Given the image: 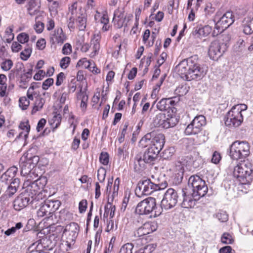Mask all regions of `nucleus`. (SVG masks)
<instances>
[{"instance_id": "21", "label": "nucleus", "mask_w": 253, "mask_h": 253, "mask_svg": "<svg viewBox=\"0 0 253 253\" xmlns=\"http://www.w3.org/2000/svg\"><path fill=\"white\" fill-rule=\"evenodd\" d=\"M243 32L246 35L253 33V13L246 17L242 23Z\"/></svg>"}, {"instance_id": "11", "label": "nucleus", "mask_w": 253, "mask_h": 253, "mask_svg": "<svg viewBox=\"0 0 253 253\" xmlns=\"http://www.w3.org/2000/svg\"><path fill=\"white\" fill-rule=\"evenodd\" d=\"M157 187L155 183L152 182L150 179H145L138 183L135 192L138 197L148 195L155 191Z\"/></svg>"}, {"instance_id": "15", "label": "nucleus", "mask_w": 253, "mask_h": 253, "mask_svg": "<svg viewBox=\"0 0 253 253\" xmlns=\"http://www.w3.org/2000/svg\"><path fill=\"white\" fill-rule=\"evenodd\" d=\"M54 245L51 241L47 238L42 239L41 242L39 241L33 243L28 248L29 253H39L43 249L45 251H50L52 249Z\"/></svg>"}, {"instance_id": "23", "label": "nucleus", "mask_w": 253, "mask_h": 253, "mask_svg": "<svg viewBox=\"0 0 253 253\" xmlns=\"http://www.w3.org/2000/svg\"><path fill=\"white\" fill-rule=\"evenodd\" d=\"M41 0H28L27 9L31 16L37 14L40 11Z\"/></svg>"}, {"instance_id": "10", "label": "nucleus", "mask_w": 253, "mask_h": 253, "mask_svg": "<svg viewBox=\"0 0 253 253\" xmlns=\"http://www.w3.org/2000/svg\"><path fill=\"white\" fill-rule=\"evenodd\" d=\"M206 124V119L203 115H198L194 118L192 122L185 129L186 135L196 134L200 132Z\"/></svg>"}, {"instance_id": "30", "label": "nucleus", "mask_w": 253, "mask_h": 253, "mask_svg": "<svg viewBox=\"0 0 253 253\" xmlns=\"http://www.w3.org/2000/svg\"><path fill=\"white\" fill-rule=\"evenodd\" d=\"M36 100L34 106L32 110V114H34L37 112L41 110L45 103V99L41 95H37L35 96Z\"/></svg>"}, {"instance_id": "58", "label": "nucleus", "mask_w": 253, "mask_h": 253, "mask_svg": "<svg viewBox=\"0 0 253 253\" xmlns=\"http://www.w3.org/2000/svg\"><path fill=\"white\" fill-rule=\"evenodd\" d=\"M17 189L9 185L5 191V195L8 197H11L17 192Z\"/></svg>"}, {"instance_id": "28", "label": "nucleus", "mask_w": 253, "mask_h": 253, "mask_svg": "<svg viewBox=\"0 0 253 253\" xmlns=\"http://www.w3.org/2000/svg\"><path fill=\"white\" fill-rule=\"evenodd\" d=\"M19 128L22 131L17 135L16 139L24 138L25 139L28 137L30 129V126L28 122H21L19 126Z\"/></svg>"}, {"instance_id": "24", "label": "nucleus", "mask_w": 253, "mask_h": 253, "mask_svg": "<svg viewBox=\"0 0 253 253\" xmlns=\"http://www.w3.org/2000/svg\"><path fill=\"white\" fill-rule=\"evenodd\" d=\"M100 36L99 35H94L90 42L91 45H90V47L92 50V51L89 54L90 57L93 58L98 54V51L100 47Z\"/></svg>"}, {"instance_id": "59", "label": "nucleus", "mask_w": 253, "mask_h": 253, "mask_svg": "<svg viewBox=\"0 0 253 253\" xmlns=\"http://www.w3.org/2000/svg\"><path fill=\"white\" fill-rule=\"evenodd\" d=\"M232 107H235L234 110H236V111H238L239 112V114H242V112L246 110L248 108L247 106L244 104H237L236 105H234Z\"/></svg>"}, {"instance_id": "48", "label": "nucleus", "mask_w": 253, "mask_h": 253, "mask_svg": "<svg viewBox=\"0 0 253 253\" xmlns=\"http://www.w3.org/2000/svg\"><path fill=\"white\" fill-rule=\"evenodd\" d=\"M247 44H248L247 42V39L245 40L242 38H240L236 42L235 45L236 48L239 50H242L246 47Z\"/></svg>"}, {"instance_id": "8", "label": "nucleus", "mask_w": 253, "mask_h": 253, "mask_svg": "<svg viewBox=\"0 0 253 253\" xmlns=\"http://www.w3.org/2000/svg\"><path fill=\"white\" fill-rule=\"evenodd\" d=\"M60 205L61 203L58 200H46L37 211V215L39 217L45 216L49 218L59 209Z\"/></svg>"}, {"instance_id": "9", "label": "nucleus", "mask_w": 253, "mask_h": 253, "mask_svg": "<svg viewBox=\"0 0 253 253\" xmlns=\"http://www.w3.org/2000/svg\"><path fill=\"white\" fill-rule=\"evenodd\" d=\"M177 192L173 188L168 189L164 194L161 201V210L164 209L168 210L175 207L177 203L178 199Z\"/></svg>"}, {"instance_id": "49", "label": "nucleus", "mask_w": 253, "mask_h": 253, "mask_svg": "<svg viewBox=\"0 0 253 253\" xmlns=\"http://www.w3.org/2000/svg\"><path fill=\"white\" fill-rule=\"evenodd\" d=\"M70 60L69 57L66 56L62 58L60 62V67L63 69H66L70 63Z\"/></svg>"}, {"instance_id": "54", "label": "nucleus", "mask_w": 253, "mask_h": 253, "mask_svg": "<svg viewBox=\"0 0 253 253\" xmlns=\"http://www.w3.org/2000/svg\"><path fill=\"white\" fill-rule=\"evenodd\" d=\"M156 247V245L154 244H148L143 248H142L145 253H151L153 252Z\"/></svg>"}, {"instance_id": "33", "label": "nucleus", "mask_w": 253, "mask_h": 253, "mask_svg": "<svg viewBox=\"0 0 253 253\" xmlns=\"http://www.w3.org/2000/svg\"><path fill=\"white\" fill-rule=\"evenodd\" d=\"M151 227V232H153L156 230L154 224L150 222L146 223L144 224L143 227L139 228L137 231L138 236H141L143 235H146L150 233L149 231H146L147 229Z\"/></svg>"}, {"instance_id": "47", "label": "nucleus", "mask_w": 253, "mask_h": 253, "mask_svg": "<svg viewBox=\"0 0 253 253\" xmlns=\"http://www.w3.org/2000/svg\"><path fill=\"white\" fill-rule=\"evenodd\" d=\"M99 161L103 165H107L109 163V155L106 152H102L99 156Z\"/></svg>"}, {"instance_id": "57", "label": "nucleus", "mask_w": 253, "mask_h": 253, "mask_svg": "<svg viewBox=\"0 0 253 253\" xmlns=\"http://www.w3.org/2000/svg\"><path fill=\"white\" fill-rule=\"evenodd\" d=\"M188 90L186 89V86L181 85L177 87L175 89L176 93H178L179 95H183L186 94Z\"/></svg>"}, {"instance_id": "17", "label": "nucleus", "mask_w": 253, "mask_h": 253, "mask_svg": "<svg viewBox=\"0 0 253 253\" xmlns=\"http://www.w3.org/2000/svg\"><path fill=\"white\" fill-rule=\"evenodd\" d=\"M50 42L52 44L55 43L62 44L66 40V36L61 28H57L50 34Z\"/></svg>"}, {"instance_id": "62", "label": "nucleus", "mask_w": 253, "mask_h": 253, "mask_svg": "<svg viewBox=\"0 0 253 253\" xmlns=\"http://www.w3.org/2000/svg\"><path fill=\"white\" fill-rule=\"evenodd\" d=\"M32 76L30 74L28 73H25L21 76V82L24 83V84H25V83L28 82L29 80L31 79Z\"/></svg>"}, {"instance_id": "20", "label": "nucleus", "mask_w": 253, "mask_h": 253, "mask_svg": "<svg viewBox=\"0 0 253 253\" xmlns=\"http://www.w3.org/2000/svg\"><path fill=\"white\" fill-rule=\"evenodd\" d=\"M18 169L15 166L9 168L0 177V182L8 184L15 176Z\"/></svg>"}, {"instance_id": "36", "label": "nucleus", "mask_w": 253, "mask_h": 253, "mask_svg": "<svg viewBox=\"0 0 253 253\" xmlns=\"http://www.w3.org/2000/svg\"><path fill=\"white\" fill-rule=\"evenodd\" d=\"M23 156L25 157L28 163L30 164L33 169L36 166L40 160V158L39 156L36 155L32 156L31 154H29V153L23 155Z\"/></svg>"}, {"instance_id": "39", "label": "nucleus", "mask_w": 253, "mask_h": 253, "mask_svg": "<svg viewBox=\"0 0 253 253\" xmlns=\"http://www.w3.org/2000/svg\"><path fill=\"white\" fill-rule=\"evenodd\" d=\"M133 247L132 243H126L121 248L119 253H132Z\"/></svg>"}, {"instance_id": "2", "label": "nucleus", "mask_w": 253, "mask_h": 253, "mask_svg": "<svg viewBox=\"0 0 253 253\" xmlns=\"http://www.w3.org/2000/svg\"><path fill=\"white\" fill-rule=\"evenodd\" d=\"M233 176L246 189L253 179V165L249 161H244L234 168Z\"/></svg>"}, {"instance_id": "64", "label": "nucleus", "mask_w": 253, "mask_h": 253, "mask_svg": "<svg viewBox=\"0 0 253 253\" xmlns=\"http://www.w3.org/2000/svg\"><path fill=\"white\" fill-rule=\"evenodd\" d=\"M247 42L249 46L248 47V49L250 51L253 50V34L251 37L247 38Z\"/></svg>"}, {"instance_id": "14", "label": "nucleus", "mask_w": 253, "mask_h": 253, "mask_svg": "<svg viewBox=\"0 0 253 253\" xmlns=\"http://www.w3.org/2000/svg\"><path fill=\"white\" fill-rule=\"evenodd\" d=\"M176 119L172 117L166 116L163 113L157 114L153 119V124L155 126H161L164 128H168L176 125Z\"/></svg>"}, {"instance_id": "42", "label": "nucleus", "mask_w": 253, "mask_h": 253, "mask_svg": "<svg viewBox=\"0 0 253 253\" xmlns=\"http://www.w3.org/2000/svg\"><path fill=\"white\" fill-rule=\"evenodd\" d=\"M12 32L13 28L11 27L7 28L5 31V37L6 38V42L7 43L11 42L14 39V35Z\"/></svg>"}, {"instance_id": "12", "label": "nucleus", "mask_w": 253, "mask_h": 253, "mask_svg": "<svg viewBox=\"0 0 253 253\" xmlns=\"http://www.w3.org/2000/svg\"><path fill=\"white\" fill-rule=\"evenodd\" d=\"M226 49L225 43L219 40L214 41L209 45V56L213 60H217L225 51Z\"/></svg>"}, {"instance_id": "60", "label": "nucleus", "mask_w": 253, "mask_h": 253, "mask_svg": "<svg viewBox=\"0 0 253 253\" xmlns=\"http://www.w3.org/2000/svg\"><path fill=\"white\" fill-rule=\"evenodd\" d=\"M65 78V74L63 72H61L58 74L57 76V79L56 81V85L57 86L60 85L63 82V80Z\"/></svg>"}, {"instance_id": "50", "label": "nucleus", "mask_w": 253, "mask_h": 253, "mask_svg": "<svg viewBox=\"0 0 253 253\" xmlns=\"http://www.w3.org/2000/svg\"><path fill=\"white\" fill-rule=\"evenodd\" d=\"M38 17L36 18V24L34 29L38 33H41L44 28V24L40 21H37Z\"/></svg>"}, {"instance_id": "26", "label": "nucleus", "mask_w": 253, "mask_h": 253, "mask_svg": "<svg viewBox=\"0 0 253 253\" xmlns=\"http://www.w3.org/2000/svg\"><path fill=\"white\" fill-rule=\"evenodd\" d=\"M211 27L208 25L202 27H197L194 28L192 35L197 38L206 37L211 33Z\"/></svg>"}, {"instance_id": "56", "label": "nucleus", "mask_w": 253, "mask_h": 253, "mask_svg": "<svg viewBox=\"0 0 253 253\" xmlns=\"http://www.w3.org/2000/svg\"><path fill=\"white\" fill-rule=\"evenodd\" d=\"M62 53L64 55H68L72 52V46L68 43H65L62 48Z\"/></svg>"}, {"instance_id": "35", "label": "nucleus", "mask_w": 253, "mask_h": 253, "mask_svg": "<svg viewBox=\"0 0 253 253\" xmlns=\"http://www.w3.org/2000/svg\"><path fill=\"white\" fill-rule=\"evenodd\" d=\"M69 230L72 233L74 238H76L79 231V227L77 223L75 222L70 223L66 226L65 231Z\"/></svg>"}, {"instance_id": "3", "label": "nucleus", "mask_w": 253, "mask_h": 253, "mask_svg": "<svg viewBox=\"0 0 253 253\" xmlns=\"http://www.w3.org/2000/svg\"><path fill=\"white\" fill-rule=\"evenodd\" d=\"M162 210L157 206L155 198L149 197L139 202L135 209V213L139 215H149L150 217L159 216Z\"/></svg>"}, {"instance_id": "31", "label": "nucleus", "mask_w": 253, "mask_h": 253, "mask_svg": "<svg viewBox=\"0 0 253 253\" xmlns=\"http://www.w3.org/2000/svg\"><path fill=\"white\" fill-rule=\"evenodd\" d=\"M205 180H203L199 176L194 175L191 176L188 180V185L192 187L193 190L200 186Z\"/></svg>"}, {"instance_id": "16", "label": "nucleus", "mask_w": 253, "mask_h": 253, "mask_svg": "<svg viewBox=\"0 0 253 253\" xmlns=\"http://www.w3.org/2000/svg\"><path fill=\"white\" fill-rule=\"evenodd\" d=\"M34 202V199L27 192L20 194L14 201L13 207L15 210L20 211L27 207L30 203Z\"/></svg>"}, {"instance_id": "32", "label": "nucleus", "mask_w": 253, "mask_h": 253, "mask_svg": "<svg viewBox=\"0 0 253 253\" xmlns=\"http://www.w3.org/2000/svg\"><path fill=\"white\" fill-rule=\"evenodd\" d=\"M76 19L79 30L80 31H84L86 26V13L84 12L83 13H81Z\"/></svg>"}, {"instance_id": "45", "label": "nucleus", "mask_w": 253, "mask_h": 253, "mask_svg": "<svg viewBox=\"0 0 253 253\" xmlns=\"http://www.w3.org/2000/svg\"><path fill=\"white\" fill-rule=\"evenodd\" d=\"M92 65L91 62L86 58L80 59L77 63V66H83L84 68L89 69Z\"/></svg>"}, {"instance_id": "40", "label": "nucleus", "mask_w": 253, "mask_h": 253, "mask_svg": "<svg viewBox=\"0 0 253 253\" xmlns=\"http://www.w3.org/2000/svg\"><path fill=\"white\" fill-rule=\"evenodd\" d=\"M32 53V48L29 45H27L23 51L20 53L21 58L24 61L27 60L30 56Z\"/></svg>"}, {"instance_id": "18", "label": "nucleus", "mask_w": 253, "mask_h": 253, "mask_svg": "<svg viewBox=\"0 0 253 253\" xmlns=\"http://www.w3.org/2000/svg\"><path fill=\"white\" fill-rule=\"evenodd\" d=\"M43 186L44 184L41 183V179H37L27 185L25 192L30 194V196L34 200L36 199V197L34 198V196L39 192L41 189L43 188Z\"/></svg>"}, {"instance_id": "13", "label": "nucleus", "mask_w": 253, "mask_h": 253, "mask_svg": "<svg viewBox=\"0 0 253 253\" xmlns=\"http://www.w3.org/2000/svg\"><path fill=\"white\" fill-rule=\"evenodd\" d=\"M234 109L235 107H232L224 118L225 124L229 127H238L243 121L242 114H239V112Z\"/></svg>"}, {"instance_id": "22", "label": "nucleus", "mask_w": 253, "mask_h": 253, "mask_svg": "<svg viewBox=\"0 0 253 253\" xmlns=\"http://www.w3.org/2000/svg\"><path fill=\"white\" fill-rule=\"evenodd\" d=\"M183 201L181 204V206L184 208H193L196 205V200L199 199L193 198L192 195H187L186 192L182 189V190Z\"/></svg>"}, {"instance_id": "53", "label": "nucleus", "mask_w": 253, "mask_h": 253, "mask_svg": "<svg viewBox=\"0 0 253 253\" xmlns=\"http://www.w3.org/2000/svg\"><path fill=\"white\" fill-rule=\"evenodd\" d=\"M54 82V80L52 78H48L45 80L42 85V89L44 90H47L49 87H50Z\"/></svg>"}, {"instance_id": "37", "label": "nucleus", "mask_w": 253, "mask_h": 253, "mask_svg": "<svg viewBox=\"0 0 253 253\" xmlns=\"http://www.w3.org/2000/svg\"><path fill=\"white\" fill-rule=\"evenodd\" d=\"M13 65V63L11 59H4L0 64L1 69L4 71H9Z\"/></svg>"}, {"instance_id": "38", "label": "nucleus", "mask_w": 253, "mask_h": 253, "mask_svg": "<svg viewBox=\"0 0 253 253\" xmlns=\"http://www.w3.org/2000/svg\"><path fill=\"white\" fill-rule=\"evenodd\" d=\"M221 242L224 244H231L234 242L232 236L228 233H224L221 237Z\"/></svg>"}, {"instance_id": "1", "label": "nucleus", "mask_w": 253, "mask_h": 253, "mask_svg": "<svg viewBox=\"0 0 253 253\" xmlns=\"http://www.w3.org/2000/svg\"><path fill=\"white\" fill-rule=\"evenodd\" d=\"M176 69L181 78L188 81L200 80L207 73V70L198 63V57L196 55L181 61Z\"/></svg>"}, {"instance_id": "27", "label": "nucleus", "mask_w": 253, "mask_h": 253, "mask_svg": "<svg viewBox=\"0 0 253 253\" xmlns=\"http://www.w3.org/2000/svg\"><path fill=\"white\" fill-rule=\"evenodd\" d=\"M202 183L200 186H197V188L193 190L192 196L193 198H196L197 197V199H200L201 197L205 196L207 194L208 190L207 185L206 184L205 181Z\"/></svg>"}, {"instance_id": "41", "label": "nucleus", "mask_w": 253, "mask_h": 253, "mask_svg": "<svg viewBox=\"0 0 253 253\" xmlns=\"http://www.w3.org/2000/svg\"><path fill=\"white\" fill-rule=\"evenodd\" d=\"M157 108L160 111H165L169 109L167 98H162L157 104Z\"/></svg>"}, {"instance_id": "61", "label": "nucleus", "mask_w": 253, "mask_h": 253, "mask_svg": "<svg viewBox=\"0 0 253 253\" xmlns=\"http://www.w3.org/2000/svg\"><path fill=\"white\" fill-rule=\"evenodd\" d=\"M38 95L35 92L34 90L33 89V87H30L27 90V96L29 99L33 100L34 98Z\"/></svg>"}, {"instance_id": "46", "label": "nucleus", "mask_w": 253, "mask_h": 253, "mask_svg": "<svg viewBox=\"0 0 253 253\" xmlns=\"http://www.w3.org/2000/svg\"><path fill=\"white\" fill-rule=\"evenodd\" d=\"M17 39L20 43L24 44L28 42L29 37L27 34L22 33L18 35Z\"/></svg>"}, {"instance_id": "55", "label": "nucleus", "mask_w": 253, "mask_h": 253, "mask_svg": "<svg viewBox=\"0 0 253 253\" xmlns=\"http://www.w3.org/2000/svg\"><path fill=\"white\" fill-rule=\"evenodd\" d=\"M216 216L218 220L222 222L226 221L228 219V214L224 211L218 213Z\"/></svg>"}, {"instance_id": "34", "label": "nucleus", "mask_w": 253, "mask_h": 253, "mask_svg": "<svg viewBox=\"0 0 253 253\" xmlns=\"http://www.w3.org/2000/svg\"><path fill=\"white\" fill-rule=\"evenodd\" d=\"M61 5V2L57 0H53L49 8L50 14L54 16L57 15Z\"/></svg>"}, {"instance_id": "19", "label": "nucleus", "mask_w": 253, "mask_h": 253, "mask_svg": "<svg viewBox=\"0 0 253 253\" xmlns=\"http://www.w3.org/2000/svg\"><path fill=\"white\" fill-rule=\"evenodd\" d=\"M126 20V17L124 15V11L123 9H117L115 10L113 21L117 28H121L125 25Z\"/></svg>"}, {"instance_id": "52", "label": "nucleus", "mask_w": 253, "mask_h": 253, "mask_svg": "<svg viewBox=\"0 0 253 253\" xmlns=\"http://www.w3.org/2000/svg\"><path fill=\"white\" fill-rule=\"evenodd\" d=\"M221 159V157L220 153L217 151H215L212 154L211 161L212 163L217 164L220 162Z\"/></svg>"}, {"instance_id": "29", "label": "nucleus", "mask_w": 253, "mask_h": 253, "mask_svg": "<svg viewBox=\"0 0 253 253\" xmlns=\"http://www.w3.org/2000/svg\"><path fill=\"white\" fill-rule=\"evenodd\" d=\"M84 12V11L81 7L78 8V3L77 2L73 3L71 6L69 7L68 14H70L69 17H73V18L76 19L77 17H79V15H80L81 13H83Z\"/></svg>"}, {"instance_id": "43", "label": "nucleus", "mask_w": 253, "mask_h": 253, "mask_svg": "<svg viewBox=\"0 0 253 253\" xmlns=\"http://www.w3.org/2000/svg\"><path fill=\"white\" fill-rule=\"evenodd\" d=\"M174 149L172 147H170L165 149L163 152L162 157L165 159H170L174 154Z\"/></svg>"}, {"instance_id": "51", "label": "nucleus", "mask_w": 253, "mask_h": 253, "mask_svg": "<svg viewBox=\"0 0 253 253\" xmlns=\"http://www.w3.org/2000/svg\"><path fill=\"white\" fill-rule=\"evenodd\" d=\"M87 202L86 200H82L79 204V210L80 213H84L87 208Z\"/></svg>"}, {"instance_id": "5", "label": "nucleus", "mask_w": 253, "mask_h": 253, "mask_svg": "<svg viewBox=\"0 0 253 253\" xmlns=\"http://www.w3.org/2000/svg\"><path fill=\"white\" fill-rule=\"evenodd\" d=\"M250 153V145L246 141H235L230 146L229 156L233 160L245 159Z\"/></svg>"}, {"instance_id": "44", "label": "nucleus", "mask_w": 253, "mask_h": 253, "mask_svg": "<svg viewBox=\"0 0 253 253\" xmlns=\"http://www.w3.org/2000/svg\"><path fill=\"white\" fill-rule=\"evenodd\" d=\"M28 98L26 97H22L19 99V106L22 108V110L27 109V107L30 104V101Z\"/></svg>"}, {"instance_id": "63", "label": "nucleus", "mask_w": 253, "mask_h": 253, "mask_svg": "<svg viewBox=\"0 0 253 253\" xmlns=\"http://www.w3.org/2000/svg\"><path fill=\"white\" fill-rule=\"evenodd\" d=\"M22 49V45L17 42H13L11 45V49L13 52H18Z\"/></svg>"}, {"instance_id": "7", "label": "nucleus", "mask_w": 253, "mask_h": 253, "mask_svg": "<svg viewBox=\"0 0 253 253\" xmlns=\"http://www.w3.org/2000/svg\"><path fill=\"white\" fill-rule=\"evenodd\" d=\"M235 21L232 11H228L221 17L215 24L213 32L214 36H217L231 25Z\"/></svg>"}, {"instance_id": "4", "label": "nucleus", "mask_w": 253, "mask_h": 253, "mask_svg": "<svg viewBox=\"0 0 253 253\" xmlns=\"http://www.w3.org/2000/svg\"><path fill=\"white\" fill-rule=\"evenodd\" d=\"M140 143L143 147L149 146L160 152L165 143V137L161 133L152 131L143 136L140 140Z\"/></svg>"}, {"instance_id": "25", "label": "nucleus", "mask_w": 253, "mask_h": 253, "mask_svg": "<svg viewBox=\"0 0 253 253\" xmlns=\"http://www.w3.org/2000/svg\"><path fill=\"white\" fill-rule=\"evenodd\" d=\"M19 166L21 168V174L23 176H26L31 173L33 168L28 163L25 156H22L19 161Z\"/></svg>"}, {"instance_id": "6", "label": "nucleus", "mask_w": 253, "mask_h": 253, "mask_svg": "<svg viewBox=\"0 0 253 253\" xmlns=\"http://www.w3.org/2000/svg\"><path fill=\"white\" fill-rule=\"evenodd\" d=\"M160 152H157L153 148L148 146L145 151L142 157H136L134 161V169L136 171L139 170L144 167V164L154 165L158 160V154Z\"/></svg>"}]
</instances>
